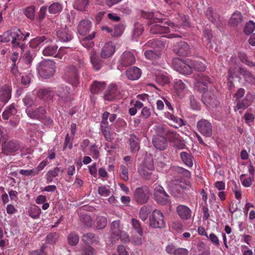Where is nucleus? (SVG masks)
I'll return each mask as SVG.
<instances>
[{"mask_svg":"<svg viewBox=\"0 0 255 255\" xmlns=\"http://www.w3.org/2000/svg\"><path fill=\"white\" fill-rule=\"evenodd\" d=\"M139 175L145 180L153 183L156 181L158 176L156 173L152 160H145L138 168Z\"/></svg>","mask_w":255,"mask_h":255,"instance_id":"obj_1","label":"nucleus"},{"mask_svg":"<svg viewBox=\"0 0 255 255\" xmlns=\"http://www.w3.org/2000/svg\"><path fill=\"white\" fill-rule=\"evenodd\" d=\"M10 41L13 47H20L22 49L24 45L20 43L22 41V32L17 28L11 29L6 31L3 35H0V42H7Z\"/></svg>","mask_w":255,"mask_h":255,"instance_id":"obj_2","label":"nucleus"},{"mask_svg":"<svg viewBox=\"0 0 255 255\" xmlns=\"http://www.w3.org/2000/svg\"><path fill=\"white\" fill-rule=\"evenodd\" d=\"M56 65L53 61H44L39 64L38 73L43 79L51 78L55 72Z\"/></svg>","mask_w":255,"mask_h":255,"instance_id":"obj_3","label":"nucleus"},{"mask_svg":"<svg viewBox=\"0 0 255 255\" xmlns=\"http://www.w3.org/2000/svg\"><path fill=\"white\" fill-rule=\"evenodd\" d=\"M229 77L233 79L241 75L244 79L251 85L255 84V78L253 74L247 69L242 67H231L228 71Z\"/></svg>","mask_w":255,"mask_h":255,"instance_id":"obj_4","label":"nucleus"},{"mask_svg":"<svg viewBox=\"0 0 255 255\" xmlns=\"http://www.w3.org/2000/svg\"><path fill=\"white\" fill-rule=\"evenodd\" d=\"M149 226L154 229H163L166 226L165 216L159 210H154L149 216Z\"/></svg>","mask_w":255,"mask_h":255,"instance_id":"obj_5","label":"nucleus"},{"mask_svg":"<svg viewBox=\"0 0 255 255\" xmlns=\"http://www.w3.org/2000/svg\"><path fill=\"white\" fill-rule=\"evenodd\" d=\"M181 181H174L170 187L171 194L175 197L183 198L189 191V187Z\"/></svg>","mask_w":255,"mask_h":255,"instance_id":"obj_6","label":"nucleus"},{"mask_svg":"<svg viewBox=\"0 0 255 255\" xmlns=\"http://www.w3.org/2000/svg\"><path fill=\"white\" fill-rule=\"evenodd\" d=\"M150 193L147 187L142 186L135 188L133 195V199L138 204H144L149 199Z\"/></svg>","mask_w":255,"mask_h":255,"instance_id":"obj_7","label":"nucleus"},{"mask_svg":"<svg viewBox=\"0 0 255 255\" xmlns=\"http://www.w3.org/2000/svg\"><path fill=\"white\" fill-rule=\"evenodd\" d=\"M25 113L29 118L33 120L42 121L46 118V110L43 106L38 108L27 107Z\"/></svg>","mask_w":255,"mask_h":255,"instance_id":"obj_8","label":"nucleus"},{"mask_svg":"<svg viewBox=\"0 0 255 255\" xmlns=\"http://www.w3.org/2000/svg\"><path fill=\"white\" fill-rule=\"evenodd\" d=\"M64 79L67 82L73 86H76L78 85L79 75L78 70L75 66L70 65L66 68Z\"/></svg>","mask_w":255,"mask_h":255,"instance_id":"obj_9","label":"nucleus"},{"mask_svg":"<svg viewBox=\"0 0 255 255\" xmlns=\"http://www.w3.org/2000/svg\"><path fill=\"white\" fill-rule=\"evenodd\" d=\"M170 27L172 31H177L181 27H186L189 25L188 17L185 15L178 13L173 21L166 22Z\"/></svg>","mask_w":255,"mask_h":255,"instance_id":"obj_10","label":"nucleus"},{"mask_svg":"<svg viewBox=\"0 0 255 255\" xmlns=\"http://www.w3.org/2000/svg\"><path fill=\"white\" fill-rule=\"evenodd\" d=\"M154 199L156 201L161 205H166L170 201L169 195L164 190L163 187L157 185L154 188Z\"/></svg>","mask_w":255,"mask_h":255,"instance_id":"obj_11","label":"nucleus"},{"mask_svg":"<svg viewBox=\"0 0 255 255\" xmlns=\"http://www.w3.org/2000/svg\"><path fill=\"white\" fill-rule=\"evenodd\" d=\"M197 127L199 131L206 137H211L212 135V125L205 119H202L197 123Z\"/></svg>","mask_w":255,"mask_h":255,"instance_id":"obj_12","label":"nucleus"},{"mask_svg":"<svg viewBox=\"0 0 255 255\" xmlns=\"http://www.w3.org/2000/svg\"><path fill=\"white\" fill-rule=\"evenodd\" d=\"M123 227L121 225L120 220L114 221L110 227V238L112 243H116L119 240L120 235Z\"/></svg>","mask_w":255,"mask_h":255,"instance_id":"obj_13","label":"nucleus"},{"mask_svg":"<svg viewBox=\"0 0 255 255\" xmlns=\"http://www.w3.org/2000/svg\"><path fill=\"white\" fill-rule=\"evenodd\" d=\"M100 58L98 53L94 49H92L90 52V61L93 66V69L98 71L104 65V60Z\"/></svg>","mask_w":255,"mask_h":255,"instance_id":"obj_14","label":"nucleus"},{"mask_svg":"<svg viewBox=\"0 0 255 255\" xmlns=\"http://www.w3.org/2000/svg\"><path fill=\"white\" fill-rule=\"evenodd\" d=\"M176 212L179 218L184 221L189 220L193 213L189 207L183 204H179L176 206Z\"/></svg>","mask_w":255,"mask_h":255,"instance_id":"obj_15","label":"nucleus"},{"mask_svg":"<svg viewBox=\"0 0 255 255\" xmlns=\"http://www.w3.org/2000/svg\"><path fill=\"white\" fill-rule=\"evenodd\" d=\"M56 33L58 38L63 42L69 41L73 37L71 30L66 25L57 28Z\"/></svg>","mask_w":255,"mask_h":255,"instance_id":"obj_16","label":"nucleus"},{"mask_svg":"<svg viewBox=\"0 0 255 255\" xmlns=\"http://www.w3.org/2000/svg\"><path fill=\"white\" fill-rule=\"evenodd\" d=\"M192 63L190 60L187 59L183 61H180L179 63H175V68L180 74L189 75L193 72Z\"/></svg>","mask_w":255,"mask_h":255,"instance_id":"obj_17","label":"nucleus"},{"mask_svg":"<svg viewBox=\"0 0 255 255\" xmlns=\"http://www.w3.org/2000/svg\"><path fill=\"white\" fill-rule=\"evenodd\" d=\"M52 40L50 37L47 35L43 36H37L29 41V46L32 48L40 47L45 44L51 42Z\"/></svg>","mask_w":255,"mask_h":255,"instance_id":"obj_18","label":"nucleus"},{"mask_svg":"<svg viewBox=\"0 0 255 255\" xmlns=\"http://www.w3.org/2000/svg\"><path fill=\"white\" fill-rule=\"evenodd\" d=\"M173 90L180 99L184 97L188 91L187 86L180 79H175L173 82Z\"/></svg>","mask_w":255,"mask_h":255,"instance_id":"obj_19","label":"nucleus"},{"mask_svg":"<svg viewBox=\"0 0 255 255\" xmlns=\"http://www.w3.org/2000/svg\"><path fill=\"white\" fill-rule=\"evenodd\" d=\"M162 16V14L160 13L156 12L155 13L146 11H141V16L149 20V21L147 23L148 25H152L153 23H162L163 22Z\"/></svg>","mask_w":255,"mask_h":255,"instance_id":"obj_20","label":"nucleus"},{"mask_svg":"<svg viewBox=\"0 0 255 255\" xmlns=\"http://www.w3.org/2000/svg\"><path fill=\"white\" fill-rule=\"evenodd\" d=\"M120 63L123 67H127L132 65L135 61V58L132 52L126 51L121 56Z\"/></svg>","mask_w":255,"mask_h":255,"instance_id":"obj_21","label":"nucleus"},{"mask_svg":"<svg viewBox=\"0 0 255 255\" xmlns=\"http://www.w3.org/2000/svg\"><path fill=\"white\" fill-rule=\"evenodd\" d=\"M173 51L179 56H185L189 54L190 47L186 42L180 41L174 45Z\"/></svg>","mask_w":255,"mask_h":255,"instance_id":"obj_22","label":"nucleus"},{"mask_svg":"<svg viewBox=\"0 0 255 255\" xmlns=\"http://www.w3.org/2000/svg\"><path fill=\"white\" fill-rule=\"evenodd\" d=\"M69 90L70 88L67 86H63L62 88H59L58 95L60 102L67 103L73 99Z\"/></svg>","mask_w":255,"mask_h":255,"instance_id":"obj_23","label":"nucleus"},{"mask_svg":"<svg viewBox=\"0 0 255 255\" xmlns=\"http://www.w3.org/2000/svg\"><path fill=\"white\" fill-rule=\"evenodd\" d=\"M20 148V143L17 140H10L2 144L3 151L6 154L17 151Z\"/></svg>","mask_w":255,"mask_h":255,"instance_id":"obj_24","label":"nucleus"},{"mask_svg":"<svg viewBox=\"0 0 255 255\" xmlns=\"http://www.w3.org/2000/svg\"><path fill=\"white\" fill-rule=\"evenodd\" d=\"M119 94L117 86L114 84L110 85L105 92L104 99L108 101H112L119 97Z\"/></svg>","mask_w":255,"mask_h":255,"instance_id":"obj_25","label":"nucleus"},{"mask_svg":"<svg viewBox=\"0 0 255 255\" xmlns=\"http://www.w3.org/2000/svg\"><path fill=\"white\" fill-rule=\"evenodd\" d=\"M11 87L4 85L0 88V100L6 103L11 98Z\"/></svg>","mask_w":255,"mask_h":255,"instance_id":"obj_26","label":"nucleus"},{"mask_svg":"<svg viewBox=\"0 0 255 255\" xmlns=\"http://www.w3.org/2000/svg\"><path fill=\"white\" fill-rule=\"evenodd\" d=\"M55 95V92L51 88L47 89H40L37 92V96L41 99L44 101L51 100Z\"/></svg>","mask_w":255,"mask_h":255,"instance_id":"obj_27","label":"nucleus"},{"mask_svg":"<svg viewBox=\"0 0 255 255\" xmlns=\"http://www.w3.org/2000/svg\"><path fill=\"white\" fill-rule=\"evenodd\" d=\"M91 29V22L87 19L81 20L77 27L78 33L81 35H86Z\"/></svg>","mask_w":255,"mask_h":255,"instance_id":"obj_28","label":"nucleus"},{"mask_svg":"<svg viewBox=\"0 0 255 255\" xmlns=\"http://www.w3.org/2000/svg\"><path fill=\"white\" fill-rule=\"evenodd\" d=\"M152 142L156 148L161 150H164L167 146V141L165 136H155L153 137Z\"/></svg>","mask_w":255,"mask_h":255,"instance_id":"obj_29","label":"nucleus"},{"mask_svg":"<svg viewBox=\"0 0 255 255\" xmlns=\"http://www.w3.org/2000/svg\"><path fill=\"white\" fill-rule=\"evenodd\" d=\"M115 52V47L111 42L106 43L102 49L101 57L106 59L111 57Z\"/></svg>","mask_w":255,"mask_h":255,"instance_id":"obj_30","label":"nucleus"},{"mask_svg":"<svg viewBox=\"0 0 255 255\" xmlns=\"http://www.w3.org/2000/svg\"><path fill=\"white\" fill-rule=\"evenodd\" d=\"M141 69L136 67H131L126 71V75L128 79L132 81L138 79L141 77Z\"/></svg>","mask_w":255,"mask_h":255,"instance_id":"obj_31","label":"nucleus"},{"mask_svg":"<svg viewBox=\"0 0 255 255\" xmlns=\"http://www.w3.org/2000/svg\"><path fill=\"white\" fill-rule=\"evenodd\" d=\"M150 25V32L153 34H166L170 32L168 26H162L157 24Z\"/></svg>","mask_w":255,"mask_h":255,"instance_id":"obj_32","label":"nucleus"},{"mask_svg":"<svg viewBox=\"0 0 255 255\" xmlns=\"http://www.w3.org/2000/svg\"><path fill=\"white\" fill-rule=\"evenodd\" d=\"M17 113V109L15 105L13 103L7 106L2 114V118L8 120L10 117L15 115Z\"/></svg>","mask_w":255,"mask_h":255,"instance_id":"obj_33","label":"nucleus"},{"mask_svg":"<svg viewBox=\"0 0 255 255\" xmlns=\"http://www.w3.org/2000/svg\"><path fill=\"white\" fill-rule=\"evenodd\" d=\"M130 150L132 153L137 152L139 148V139L134 135H130L128 139Z\"/></svg>","mask_w":255,"mask_h":255,"instance_id":"obj_34","label":"nucleus"},{"mask_svg":"<svg viewBox=\"0 0 255 255\" xmlns=\"http://www.w3.org/2000/svg\"><path fill=\"white\" fill-rule=\"evenodd\" d=\"M96 32H93L91 34L84 37L81 40L82 45L87 48H90L94 45L92 40L95 37Z\"/></svg>","mask_w":255,"mask_h":255,"instance_id":"obj_35","label":"nucleus"},{"mask_svg":"<svg viewBox=\"0 0 255 255\" xmlns=\"http://www.w3.org/2000/svg\"><path fill=\"white\" fill-rule=\"evenodd\" d=\"M161 56V49L147 50L144 51V56L149 60H155Z\"/></svg>","mask_w":255,"mask_h":255,"instance_id":"obj_36","label":"nucleus"},{"mask_svg":"<svg viewBox=\"0 0 255 255\" xmlns=\"http://www.w3.org/2000/svg\"><path fill=\"white\" fill-rule=\"evenodd\" d=\"M195 81L199 84L207 87L209 84L212 83V79L204 74L201 73L195 76Z\"/></svg>","mask_w":255,"mask_h":255,"instance_id":"obj_37","label":"nucleus"},{"mask_svg":"<svg viewBox=\"0 0 255 255\" xmlns=\"http://www.w3.org/2000/svg\"><path fill=\"white\" fill-rule=\"evenodd\" d=\"M61 171V168L58 167H55L53 170L49 171L45 176V179L47 183L53 182V179L56 177Z\"/></svg>","mask_w":255,"mask_h":255,"instance_id":"obj_38","label":"nucleus"},{"mask_svg":"<svg viewBox=\"0 0 255 255\" xmlns=\"http://www.w3.org/2000/svg\"><path fill=\"white\" fill-rule=\"evenodd\" d=\"M155 81L156 82L161 86L169 83V79L168 76L163 73L158 72L155 74Z\"/></svg>","mask_w":255,"mask_h":255,"instance_id":"obj_39","label":"nucleus"},{"mask_svg":"<svg viewBox=\"0 0 255 255\" xmlns=\"http://www.w3.org/2000/svg\"><path fill=\"white\" fill-rule=\"evenodd\" d=\"M203 101L208 107L214 108L218 104V101L216 98L207 95L206 94L203 97Z\"/></svg>","mask_w":255,"mask_h":255,"instance_id":"obj_40","label":"nucleus"},{"mask_svg":"<svg viewBox=\"0 0 255 255\" xmlns=\"http://www.w3.org/2000/svg\"><path fill=\"white\" fill-rule=\"evenodd\" d=\"M242 21V16L240 12H234L229 20V24L231 26L235 27L238 25Z\"/></svg>","mask_w":255,"mask_h":255,"instance_id":"obj_41","label":"nucleus"},{"mask_svg":"<svg viewBox=\"0 0 255 255\" xmlns=\"http://www.w3.org/2000/svg\"><path fill=\"white\" fill-rule=\"evenodd\" d=\"M105 86V83L104 82L95 81L91 86V92L95 94H98L103 90H104Z\"/></svg>","mask_w":255,"mask_h":255,"instance_id":"obj_42","label":"nucleus"},{"mask_svg":"<svg viewBox=\"0 0 255 255\" xmlns=\"http://www.w3.org/2000/svg\"><path fill=\"white\" fill-rule=\"evenodd\" d=\"M251 104V101L248 98L245 97L244 99L240 100L237 101V105L235 107V111L240 109H246L249 107Z\"/></svg>","mask_w":255,"mask_h":255,"instance_id":"obj_43","label":"nucleus"},{"mask_svg":"<svg viewBox=\"0 0 255 255\" xmlns=\"http://www.w3.org/2000/svg\"><path fill=\"white\" fill-rule=\"evenodd\" d=\"M206 15L207 18L212 22L216 26L219 25L218 17L216 14L213 11V8L211 7H208L206 11Z\"/></svg>","mask_w":255,"mask_h":255,"instance_id":"obj_44","label":"nucleus"},{"mask_svg":"<svg viewBox=\"0 0 255 255\" xmlns=\"http://www.w3.org/2000/svg\"><path fill=\"white\" fill-rule=\"evenodd\" d=\"M130 224L132 228L134 230L140 237L143 236V228L140 222L135 218H132Z\"/></svg>","mask_w":255,"mask_h":255,"instance_id":"obj_45","label":"nucleus"},{"mask_svg":"<svg viewBox=\"0 0 255 255\" xmlns=\"http://www.w3.org/2000/svg\"><path fill=\"white\" fill-rule=\"evenodd\" d=\"M163 43L161 41L152 39L145 43L143 45V47L146 48V47H150L154 49H161L163 47Z\"/></svg>","mask_w":255,"mask_h":255,"instance_id":"obj_46","label":"nucleus"},{"mask_svg":"<svg viewBox=\"0 0 255 255\" xmlns=\"http://www.w3.org/2000/svg\"><path fill=\"white\" fill-rule=\"evenodd\" d=\"M89 2V0H75L73 6L75 9L79 11H84Z\"/></svg>","mask_w":255,"mask_h":255,"instance_id":"obj_47","label":"nucleus"},{"mask_svg":"<svg viewBox=\"0 0 255 255\" xmlns=\"http://www.w3.org/2000/svg\"><path fill=\"white\" fill-rule=\"evenodd\" d=\"M41 210L36 205L31 206L28 210L29 216L33 219H37L39 218Z\"/></svg>","mask_w":255,"mask_h":255,"instance_id":"obj_48","label":"nucleus"},{"mask_svg":"<svg viewBox=\"0 0 255 255\" xmlns=\"http://www.w3.org/2000/svg\"><path fill=\"white\" fill-rule=\"evenodd\" d=\"M63 9L61 3L55 2L50 4L48 7V11L51 14H57L60 13Z\"/></svg>","mask_w":255,"mask_h":255,"instance_id":"obj_49","label":"nucleus"},{"mask_svg":"<svg viewBox=\"0 0 255 255\" xmlns=\"http://www.w3.org/2000/svg\"><path fill=\"white\" fill-rule=\"evenodd\" d=\"M180 155L182 161L185 165L189 167L193 166V160L189 153L182 151L180 153Z\"/></svg>","mask_w":255,"mask_h":255,"instance_id":"obj_50","label":"nucleus"},{"mask_svg":"<svg viewBox=\"0 0 255 255\" xmlns=\"http://www.w3.org/2000/svg\"><path fill=\"white\" fill-rule=\"evenodd\" d=\"M58 48L56 44L47 46L43 50V54L45 56H53L56 54Z\"/></svg>","mask_w":255,"mask_h":255,"instance_id":"obj_51","label":"nucleus"},{"mask_svg":"<svg viewBox=\"0 0 255 255\" xmlns=\"http://www.w3.org/2000/svg\"><path fill=\"white\" fill-rule=\"evenodd\" d=\"M82 240L86 244H90L98 242V237L93 233H87L83 236Z\"/></svg>","mask_w":255,"mask_h":255,"instance_id":"obj_52","label":"nucleus"},{"mask_svg":"<svg viewBox=\"0 0 255 255\" xmlns=\"http://www.w3.org/2000/svg\"><path fill=\"white\" fill-rule=\"evenodd\" d=\"M190 62L192 63V70L198 71L199 72L205 71L206 69V66L202 62L197 60L194 61L191 60Z\"/></svg>","mask_w":255,"mask_h":255,"instance_id":"obj_53","label":"nucleus"},{"mask_svg":"<svg viewBox=\"0 0 255 255\" xmlns=\"http://www.w3.org/2000/svg\"><path fill=\"white\" fill-rule=\"evenodd\" d=\"M107 224V219L106 217L99 216L96 220V226L98 229H103L105 228Z\"/></svg>","mask_w":255,"mask_h":255,"instance_id":"obj_54","label":"nucleus"},{"mask_svg":"<svg viewBox=\"0 0 255 255\" xmlns=\"http://www.w3.org/2000/svg\"><path fill=\"white\" fill-rule=\"evenodd\" d=\"M150 212V208L146 206H143L140 209L139 212V217L142 221H145L147 220L148 216Z\"/></svg>","mask_w":255,"mask_h":255,"instance_id":"obj_55","label":"nucleus"},{"mask_svg":"<svg viewBox=\"0 0 255 255\" xmlns=\"http://www.w3.org/2000/svg\"><path fill=\"white\" fill-rule=\"evenodd\" d=\"M120 176L121 179L125 181H127L128 180V167L124 164L120 165Z\"/></svg>","mask_w":255,"mask_h":255,"instance_id":"obj_56","label":"nucleus"},{"mask_svg":"<svg viewBox=\"0 0 255 255\" xmlns=\"http://www.w3.org/2000/svg\"><path fill=\"white\" fill-rule=\"evenodd\" d=\"M179 137L180 136L176 132L172 130H168L166 132L165 138L170 142H173L175 140H177Z\"/></svg>","mask_w":255,"mask_h":255,"instance_id":"obj_57","label":"nucleus"},{"mask_svg":"<svg viewBox=\"0 0 255 255\" xmlns=\"http://www.w3.org/2000/svg\"><path fill=\"white\" fill-rule=\"evenodd\" d=\"M90 154L94 159H98L100 156V151L96 144H93L90 146Z\"/></svg>","mask_w":255,"mask_h":255,"instance_id":"obj_58","label":"nucleus"},{"mask_svg":"<svg viewBox=\"0 0 255 255\" xmlns=\"http://www.w3.org/2000/svg\"><path fill=\"white\" fill-rule=\"evenodd\" d=\"M68 243L71 246H75L79 242V237L75 233H70L67 237Z\"/></svg>","mask_w":255,"mask_h":255,"instance_id":"obj_59","label":"nucleus"},{"mask_svg":"<svg viewBox=\"0 0 255 255\" xmlns=\"http://www.w3.org/2000/svg\"><path fill=\"white\" fill-rule=\"evenodd\" d=\"M22 101L25 106L27 107H32V106L36 105L33 97L30 95H26L23 98Z\"/></svg>","mask_w":255,"mask_h":255,"instance_id":"obj_60","label":"nucleus"},{"mask_svg":"<svg viewBox=\"0 0 255 255\" xmlns=\"http://www.w3.org/2000/svg\"><path fill=\"white\" fill-rule=\"evenodd\" d=\"M255 29V23L253 21H250L246 23L244 27V33L247 35L251 34Z\"/></svg>","mask_w":255,"mask_h":255,"instance_id":"obj_61","label":"nucleus"},{"mask_svg":"<svg viewBox=\"0 0 255 255\" xmlns=\"http://www.w3.org/2000/svg\"><path fill=\"white\" fill-rule=\"evenodd\" d=\"M98 193L103 196H109L111 192L109 186H102L99 187L98 190Z\"/></svg>","mask_w":255,"mask_h":255,"instance_id":"obj_62","label":"nucleus"},{"mask_svg":"<svg viewBox=\"0 0 255 255\" xmlns=\"http://www.w3.org/2000/svg\"><path fill=\"white\" fill-rule=\"evenodd\" d=\"M35 7L33 5H31L27 7L24 11L25 16L30 19H33L35 16Z\"/></svg>","mask_w":255,"mask_h":255,"instance_id":"obj_63","label":"nucleus"},{"mask_svg":"<svg viewBox=\"0 0 255 255\" xmlns=\"http://www.w3.org/2000/svg\"><path fill=\"white\" fill-rule=\"evenodd\" d=\"M101 129L106 141L111 142L112 140L110 132L111 127H104L103 128H101Z\"/></svg>","mask_w":255,"mask_h":255,"instance_id":"obj_64","label":"nucleus"}]
</instances>
